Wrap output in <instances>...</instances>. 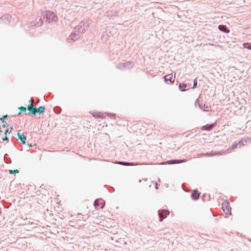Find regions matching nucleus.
<instances>
[{"label": "nucleus", "instance_id": "27", "mask_svg": "<svg viewBox=\"0 0 251 251\" xmlns=\"http://www.w3.org/2000/svg\"><path fill=\"white\" fill-rule=\"evenodd\" d=\"M243 143L245 145V144L249 143L251 142V138H247L245 140H243Z\"/></svg>", "mask_w": 251, "mask_h": 251}, {"label": "nucleus", "instance_id": "41", "mask_svg": "<svg viewBox=\"0 0 251 251\" xmlns=\"http://www.w3.org/2000/svg\"><path fill=\"white\" fill-rule=\"evenodd\" d=\"M104 37V34H103V35H102V38H103Z\"/></svg>", "mask_w": 251, "mask_h": 251}, {"label": "nucleus", "instance_id": "35", "mask_svg": "<svg viewBox=\"0 0 251 251\" xmlns=\"http://www.w3.org/2000/svg\"><path fill=\"white\" fill-rule=\"evenodd\" d=\"M77 218H79V219H80V218L83 219V218H84V217L83 216V215L81 214H78Z\"/></svg>", "mask_w": 251, "mask_h": 251}, {"label": "nucleus", "instance_id": "24", "mask_svg": "<svg viewBox=\"0 0 251 251\" xmlns=\"http://www.w3.org/2000/svg\"><path fill=\"white\" fill-rule=\"evenodd\" d=\"M100 205L99 199L95 200L94 202V206L96 208H97Z\"/></svg>", "mask_w": 251, "mask_h": 251}, {"label": "nucleus", "instance_id": "42", "mask_svg": "<svg viewBox=\"0 0 251 251\" xmlns=\"http://www.w3.org/2000/svg\"><path fill=\"white\" fill-rule=\"evenodd\" d=\"M94 223L96 224H99V223Z\"/></svg>", "mask_w": 251, "mask_h": 251}, {"label": "nucleus", "instance_id": "12", "mask_svg": "<svg viewBox=\"0 0 251 251\" xmlns=\"http://www.w3.org/2000/svg\"><path fill=\"white\" fill-rule=\"evenodd\" d=\"M200 193L197 190H194L191 194V197L194 200H197L199 199Z\"/></svg>", "mask_w": 251, "mask_h": 251}, {"label": "nucleus", "instance_id": "30", "mask_svg": "<svg viewBox=\"0 0 251 251\" xmlns=\"http://www.w3.org/2000/svg\"><path fill=\"white\" fill-rule=\"evenodd\" d=\"M200 156H211V154H210V152H206L205 153H201L200 154Z\"/></svg>", "mask_w": 251, "mask_h": 251}, {"label": "nucleus", "instance_id": "7", "mask_svg": "<svg viewBox=\"0 0 251 251\" xmlns=\"http://www.w3.org/2000/svg\"><path fill=\"white\" fill-rule=\"evenodd\" d=\"M186 159H182V160H168L166 162H163L161 164H178L180 163H183L187 162Z\"/></svg>", "mask_w": 251, "mask_h": 251}, {"label": "nucleus", "instance_id": "34", "mask_svg": "<svg viewBox=\"0 0 251 251\" xmlns=\"http://www.w3.org/2000/svg\"><path fill=\"white\" fill-rule=\"evenodd\" d=\"M197 104H198L199 105V104H200L199 103V100L198 99H196L195 101V107H197Z\"/></svg>", "mask_w": 251, "mask_h": 251}, {"label": "nucleus", "instance_id": "38", "mask_svg": "<svg viewBox=\"0 0 251 251\" xmlns=\"http://www.w3.org/2000/svg\"><path fill=\"white\" fill-rule=\"evenodd\" d=\"M100 208H103L104 207V205H105V203L104 202H101L100 203Z\"/></svg>", "mask_w": 251, "mask_h": 251}, {"label": "nucleus", "instance_id": "22", "mask_svg": "<svg viewBox=\"0 0 251 251\" xmlns=\"http://www.w3.org/2000/svg\"><path fill=\"white\" fill-rule=\"evenodd\" d=\"M187 87V84L184 83H181L179 85L178 88L181 91H184L185 88Z\"/></svg>", "mask_w": 251, "mask_h": 251}, {"label": "nucleus", "instance_id": "33", "mask_svg": "<svg viewBox=\"0 0 251 251\" xmlns=\"http://www.w3.org/2000/svg\"><path fill=\"white\" fill-rule=\"evenodd\" d=\"M10 130L9 131V129H6L5 131V132H4V135H7V133H10V132L11 131V130L13 129V128L12 127H10Z\"/></svg>", "mask_w": 251, "mask_h": 251}, {"label": "nucleus", "instance_id": "14", "mask_svg": "<svg viewBox=\"0 0 251 251\" xmlns=\"http://www.w3.org/2000/svg\"><path fill=\"white\" fill-rule=\"evenodd\" d=\"M35 107H34L33 104H29L27 107V110L29 111V112L28 113V114H31L33 115H35Z\"/></svg>", "mask_w": 251, "mask_h": 251}, {"label": "nucleus", "instance_id": "28", "mask_svg": "<svg viewBox=\"0 0 251 251\" xmlns=\"http://www.w3.org/2000/svg\"><path fill=\"white\" fill-rule=\"evenodd\" d=\"M8 117L7 115H4L2 118L0 119V120L1 121L2 123H5V120Z\"/></svg>", "mask_w": 251, "mask_h": 251}, {"label": "nucleus", "instance_id": "18", "mask_svg": "<svg viewBox=\"0 0 251 251\" xmlns=\"http://www.w3.org/2000/svg\"><path fill=\"white\" fill-rule=\"evenodd\" d=\"M238 145H240V147L245 145V144L243 143V141L241 140L238 143L235 142L234 143H233L231 147V149H235L237 147Z\"/></svg>", "mask_w": 251, "mask_h": 251}, {"label": "nucleus", "instance_id": "11", "mask_svg": "<svg viewBox=\"0 0 251 251\" xmlns=\"http://www.w3.org/2000/svg\"><path fill=\"white\" fill-rule=\"evenodd\" d=\"M28 223H30V221L28 222ZM33 224V223H30L28 224H24V226H26V227L25 228L27 230H31L32 229L35 228L36 227H38L39 225L40 226V225L39 224H36V226H31V225Z\"/></svg>", "mask_w": 251, "mask_h": 251}, {"label": "nucleus", "instance_id": "6", "mask_svg": "<svg viewBox=\"0 0 251 251\" xmlns=\"http://www.w3.org/2000/svg\"><path fill=\"white\" fill-rule=\"evenodd\" d=\"M159 220H163L169 215L170 211L168 210L163 209L158 211Z\"/></svg>", "mask_w": 251, "mask_h": 251}, {"label": "nucleus", "instance_id": "17", "mask_svg": "<svg viewBox=\"0 0 251 251\" xmlns=\"http://www.w3.org/2000/svg\"><path fill=\"white\" fill-rule=\"evenodd\" d=\"M219 29L225 33H228L229 32V29L225 25H219L218 26Z\"/></svg>", "mask_w": 251, "mask_h": 251}, {"label": "nucleus", "instance_id": "2", "mask_svg": "<svg viewBox=\"0 0 251 251\" xmlns=\"http://www.w3.org/2000/svg\"><path fill=\"white\" fill-rule=\"evenodd\" d=\"M222 209L224 212V217L225 218H229V216L228 215H231V207L230 206L229 203L228 202L223 203L222 205Z\"/></svg>", "mask_w": 251, "mask_h": 251}, {"label": "nucleus", "instance_id": "37", "mask_svg": "<svg viewBox=\"0 0 251 251\" xmlns=\"http://www.w3.org/2000/svg\"><path fill=\"white\" fill-rule=\"evenodd\" d=\"M5 136L2 139V140L3 141H8L9 140H8V138L7 137L6 135H5Z\"/></svg>", "mask_w": 251, "mask_h": 251}, {"label": "nucleus", "instance_id": "40", "mask_svg": "<svg viewBox=\"0 0 251 251\" xmlns=\"http://www.w3.org/2000/svg\"><path fill=\"white\" fill-rule=\"evenodd\" d=\"M31 226H36V224L33 223V224L31 225Z\"/></svg>", "mask_w": 251, "mask_h": 251}, {"label": "nucleus", "instance_id": "16", "mask_svg": "<svg viewBox=\"0 0 251 251\" xmlns=\"http://www.w3.org/2000/svg\"><path fill=\"white\" fill-rule=\"evenodd\" d=\"M118 14V12L117 11H116V10H111V11H108L106 13V16L108 17V18H110L112 16H117Z\"/></svg>", "mask_w": 251, "mask_h": 251}, {"label": "nucleus", "instance_id": "5", "mask_svg": "<svg viewBox=\"0 0 251 251\" xmlns=\"http://www.w3.org/2000/svg\"><path fill=\"white\" fill-rule=\"evenodd\" d=\"M175 75L173 74H168L164 76L165 82L169 84H172L174 83L175 80Z\"/></svg>", "mask_w": 251, "mask_h": 251}, {"label": "nucleus", "instance_id": "15", "mask_svg": "<svg viewBox=\"0 0 251 251\" xmlns=\"http://www.w3.org/2000/svg\"><path fill=\"white\" fill-rule=\"evenodd\" d=\"M117 164L124 165V166H135L139 165V163H129L126 162H123V161H118L116 162Z\"/></svg>", "mask_w": 251, "mask_h": 251}, {"label": "nucleus", "instance_id": "20", "mask_svg": "<svg viewBox=\"0 0 251 251\" xmlns=\"http://www.w3.org/2000/svg\"><path fill=\"white\" fill-rule=\"evenodd\" d=\"M45 111V107L40 106L38 108H35V111L36 113H38L39 114L43 113Z\"/></svg>", "mask_w": 251, "mask_h": 251}, {"label": "nucleus", "instance_id": "44", "mask_svg": "<svg viewBox=\"0 0 251 251\" xmlns=\"http://www.w3.org/2000/svg\"><path fill=\"white\" fill-rule=\"evenodd\" d=\"M102 221L103 222V223H104V222L105 221H104V220H102Z\"/></svg>", "mask_w": 251, "mask_h": 251}, {"label": "nucleus", "instance_id": "36", "mask_svg": "<svg viewBox=\"0 0 251 251\" xmlns=\"http://www.w3.org/2000/svg\"><path fill=\"white\" fill-rule=\"evenodd\" d=\"M3 124L2 125V127L4 128L6 126H8L9 125L7 124V123L5 122V123H3Z\"/></svg>", "mask_w": 251, "mask_h": 251}, {"label": "nucleus", "instance_id": "43", "mask_svg": "<svg viewBox=\"0 0 251 251\" xmlns=\"http://www.w3.org/2000/svg\"><path fill=\"white\" fill-rule=\"evenodd\" d=\"M156 189H157V188H157V185H156Z\"/></svg>", "mask_w": 251, "mask_h": 251}, {"label": "nucleus", "instance_id": "29", "mask_svg": "<svg viewBox=\"0 0 251 251\" xmlns=\"http://www.w3.org/2000/svg\"><path fill=\"white\" fill-rule=\"evenodd\" d=\"M54 111L56 113H59L61 111V108L59 107H56L54 108Z\"/></svg>", "mask_w": 251, "mask_h": 251}, {"label": "nucleus", "instance_id": "26", "mask_svg": "<svg viewBox=\"0 0 251 251\" xmlns=\"http://www.w3.org/2000/svg\"><path fill=\"white\" fill-rule=\"evenodd\" d=\"M19 173V171L18 170H9V173L10 174H17Z\"/></svg>", "mask_w": 251, "mask_h": 251}, {"label": "nucleus", "instance_id": "4", "mask_svg": "<svg viewBox=\"0 0 251 251\" xmlns=\"http://www.w3.org/2000/svg\"><path fill=\"white\" fill-rule=\"evenodd\" d=\"M45 16L47 19V21H48L49 23L51 22H55L57 19V16L52 12H46Z\"/></svg>", "mask_w": 251, "mask_h": 251}, {"label": "nucleus", "instance_id": "39", "mask_svg": "<svg viewBox=\"0 0 251 251\" xmlns=\"http://www.w3.org/2000/svg\"><path fill=\"white\" fill-rule=\"evenodd\" d=\"M29 102L30 103V104H33V102H34V99H33V98H31L29 100Z\"/></svg>", "mask_w": 251, "mask_h": 251}, {"label": "nucleus", "instance_id": "23", "mask_svg": "<svg viewBox=\"0 0 251 251\" xmlns=\"http://www.w3.org/2000/svg\"><path fill=\"white\" fill-rule=\"evenodd\" d=\"M243 46L244 48L248 49L249 50H251V43H244L243 44Z\"/></svg>", "mask_w": 251, "mask_h": 251}, {"label": "nucleus", "instance_id": "21", "mask_svg": "<svg viewBox=\"0 0 251 251\" xmlns=\"http://www.w3.org/2000/svg\"><path fill=\"white\" fill-rule=\"evenodd\" d=\"M225 153L224 151H211L210 152L211 156H214V155H223Z\"/></svg>", "mask_w": 251, "mask_h": 251}, {"label": "nucleus", "instance_id": "25", "mask_svg": "<svg viewBox=\"0 0 251 251\" xmlns=\"http://www.w3.org/2000/svg\"><path fill=\"white\" fill-rule=\"evenodd\" d=\"M19 108L20 110V112L18 113V115H20L22 112H25L26 110V108L23 106H21Z\"/></svg>", "mask_w": 251, "mask_h": 251}, {"label": "nucleus", "instance_id": "31", "mask_svg": "<svg viewBox=\"0 0 251 251\" xmlns=\"http://www.w3.org/2000/svg\"><path fill=\"white\" fill-rule=\"evenodd\" d=\"M197 84H198L197 79L196 78L194 79V80L193 81V88H195L197 86Z\"/></svg>", "mask_w": 251, "mask_h": 251}, {"label": "nucleus", "instance_id": "8", "mask_svg": "<svg viewBox=\"0 0 251 251\" xmlns=\"http://www.w3.org/2000/svg\"><path fill=\"white\" fill-rule=\"evenodd\" d=\"M216 126V123H214V124H207V125L202 126L201 127V129L203 130L210 131Z\"/></svg>", "mask_w": 251, "mask_h": 251}, {"label": "nucleus", "instance_id": "32", "mask_svg": "<svg viewBox=\"0 0 251 251\" xmlns=\"http://www.w3.org/2000/svg\"><path fill=\"white\" fill-rule=\"evenodd\" d=\"M6 224L5 221H0V227H3Z\"/></svg>", "mask_w": 251, "mask_h": 251}, {"label": "nucleus", "instance_id": "1", "mask_svg": "<svg viewBox=\"0 0 251 251\" xmlns=\"http://www.w3.org/2000/svg\"><path fill=\"white\" fill-rule=\"evenodd\" d=\"M91 24V21L85 19L79 23L74 29L73 32L67 38V41L69 43L77 40L80 35L83 34L88 29Z\"/></svg>", "mask_w": 251, "mask_h": 251}, {"label": "nucleus", "instance_id": "3", "mask_svg": "<svg viewBox=\"0 0 251 251\" xmlns=\"http://www.w3.org/2000/svg\"><path fill=\"white\" fill-rule=\"evenodd\" d=\"M134 65V63L131 61H127L125 63H120L117 65L116 68L120 70H123L124 68L130 69Z\"/></svg>", "mask_w": 251, "mask_h": 251}, {"label": "nucleus", "instance_id": "19", "mask_svg": "<svg viewBox=\"0 0 251 251\" xmlns=\"http://www.w3.org/2000/svg\"><path fill=\"white\" fill-rule=\"evenodd\" d=\"M199 107L204 111H208L210 108V107L206 105L205 104H202V103L199 104Z\"/></svg>", "mask_w": 251, "mask_h": 251}, {"label": "nucleus", "instance_id": "13", "mask_svg": "<svg viewBox=\"0 0 251 251\" xmlns=\"http://www.w3.org/2000/svg\"><path fill=\"white\" fill-rule=\"evenodd\" d=\"M21 130H19L18 132L17 136L19 138V139L22 142L23 144H25V141L26 140V137L24 135L20 133V131Z\"/></svg>", "mask_w": 251, "mask_h": 251}, {"label": "nucleus", "instance_id": "10", "mask_svg": "<svg viewBox=\"0 0 251 251\" xmlns=\"http://www.w3.org/2000/svg\"><path fill=\"white\" fill-rule=\"evenodd\" d=\"M28 223H30V221L28 222ZM33 224V223H30L28 224H24V226H26V227L25 228L27 230H31L32 229L35 228L36 227H38L39 225L40 226V225L39 224H36V226H31V225Z\"/></svg>", "mask_w": 251, "mask_h": 251}, {"label": "nucleus", "instance_id": "9", "mask_svg": "<svg viewBox=\"0 0 251 251\" xmlns=\"http://www.w3.org/2000/svg\"><path fill=\"white\" fill-rule=\"evenodd\" d=\"M11 19V16L8 15H4L3 16H1L0 18V21H5V24H9L10 23Z\"/></svg>", "mask_w": 251, "mask_h": 251}]
</instances>
